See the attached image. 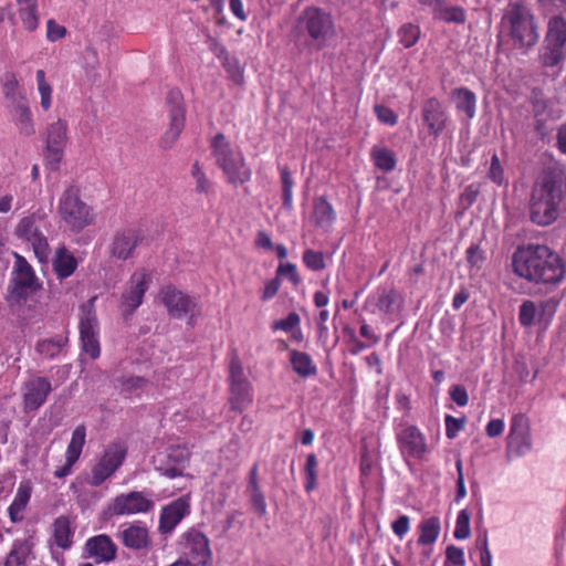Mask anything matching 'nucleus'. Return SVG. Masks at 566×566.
<instances>
[{"instance_id":"f257e3e1","label":"nucleus","mask_w":566,"mask_h":566,"mask_svg":"<svg viewBox=\"0 0 566 566\" xmlns=\"http://www.w3.org/2000/svg\"><path fill=\"white\" fill-rule=\"evenodd\" d=\"M566 200V167L547 166L534 181L528 199V218L538 227L553 224Z\"/></svg>"},{"instance_id":"f03ea898","label":"nucleus","mask_w":566,"mask_h":566,"mask_svg":"<svg viewBox=\"0 0 566 566\" xmlns=\"http://www.w3.org/2000/svg\"><path fill=\"white\" fill-rule=\"evenodd\" d=\"M512 265L518 276L536 284H557L565 276L563 260L547 245L518 248L513 254Z\"/></svg>"},{"instance_id":"7ed1b4c3","label":"nucleus","mask_w":566,"mask_h":566,"mask_svg":"<svg viewBox=\"0 0 566 566\" xmlns=\"http://www.w3.org/2000/svg\"><path fill=\"white\" fill-rule=\"evenodd\" d=\"M296 30L301 36H306V44L322 50L336 35L335 22L332 14L318 7L305 8L297 18Z\"/></svg>"},{"instance_id":"20e7f679","label":"nucleus","mask_w":566,"mask_h":566,"mask_svg":"<svg viewBox=\"0 0 566 566\" xmlns=\"http://www.w3.org/2000/svg\"><path fill=\"white\" fill-rule=\"evenodd\" d=\"M504 19L510 24V35L520 49L528 51L538 42V25L534 14L522 2L510 3Z\"/></svg>"},{"instance_id":"39448f33","label":"nucleus","mask_w":566,"mask_h":566,"mask_svg":"<svg viewBox=\"0 0 566 566\" xmlns=\"http://www.w3.org/2000/svg\"><path fill=\"white\" fill-rule=\"evenodd\" d=\"M91 207L80 196V188L69 186L60 198L57 212L66 227L73 232H80L93 222Z\"/></svg>"},{"instance_id":"423d86ee","label":"nucleus","mask_w":566,"mask_h":566,"mask_svg":"<svg viewBox=\"0 0 566 566\" xmlns=\"http://www.w3.org/2000/svg\"><path fill=\"white\" fill-rule=\"evenodd\" d=\"M212 147L217 164L223 170L230 184L238 186L250 180L251 171L245 166L244 159L241 156H233V151L223 134L216 135Z\"/></svg>"},{"instance_id":"0eeeda50","label":"nucleus","mask_w":566,"mask_h":566,"mask_svg":"<svg viewBox=\"0 0 566 566\" xmlns=\"http://www.w3.org/2000/svg\"><path fill=\"white\" fill-rule=\"evenodd\" d=\"M212 147L217 164L223 170L230 184L238 186L250 180L251 171L245 166L244 159L241 156H233V151L223 134L216 135Z\"/></svg>"},{"instance_id":"6e6552de","label":"nucleus","mask_w":566,"mask_h":566,"mask_svg":"<svg viewBox=\"0 0 566 566\" xmlns=\"http://www.w3.org/2000/svg\"><path fill=\"white\" fill-rule=\"evenodd\" d=\"M212 147L217 164L223 170L230 184L238 186L250 180L251 171L245 166L244 159L241 156H233V151L223 134L216 135Z\"/></svg>"},{"instance_id":"1a4fd4ad","label":"nucleus","mask_w":566,"mask_h":566,"mask_svg":"<svg viewBox=\"0 0 566 566\" xmlns=\"http://www.w3.org/2000/svg\"><path fill=\"white\" fill-rule=\"evenodd\" d=\"M166 107L168 113V128L160 138V148L167 150L174 147L181 132L185 128L186 107L184 96L177 88L170 90L166 97Z\"/></svg>"},{"instance_id":"9d476101","label":"nucleus","mask_w":566,"mask_h":566,"mask_svg":"<svg viewBox=\"0 0 566 566\" xmlns=\"http://www.w3.org/2000/svg\"><path fill=\"white\" fill-rule=\"evenodd\" d=\"M95 300L96 297H92L81 305L78 324L82 349L93 359H96L101 354L98 319L94 307Z\"/></svg>"},{"instance_id":"9b49d317","label":"nucleus","mask_w":566,"mask_h":566,"mask_svg":"<svg viewBox=\"0 0 566 566\" xmlns=\"http://www.w3.org/2000/svg\"><path fill=\"white\" fill-rule=\"evenodd\" d=\"M538 7L547 18L544 36L566 46V0H538Z\"/></svg>"},{"instance_id":"f8f14e48","label":"nucleus","mask_w":566,"mask_h":566,"mask_svg":"<svg viewBox=\"0 0 566 566\" xmlns=\"http://www.w3.org/2000/svg\"><path fill=\"white\" fill-rule=\"evenodd\" d=\"M126 454L127 448L124 443H109L98 462L93 467L88 484L92 486H99L119 469L126 458Z\"/></svg>"},{"instance_id":"ddd939ff","label":"nucleus","mask_w":566,"mask_h":566,"mask_svg":"<svg viewBox=\"0 0 566 566\" xmlns=\"http://www.w3.org/2000/svg\"><path fill=\"white\" fill-rule=\"evenodd\" d=\"M43 218L39 214H31L20 220L15 228V235L31 243L34 254L40 261L49 256V243L41 230Z\"/></svg>"},{"instance_id":"4468645a","label":"nucleus","mask_w":566,"mask_h":566,"mask_svg":"<svg viewBox=\"0 0 566 566\" xmlns=\"http://www.w3.org/2000/svg\"><path fill=\"white\" fill-rule=\"evenodd\" d=\"M67 142V126L62 119H57L48 127L46 148L44 153L46 167L56 170L63 157V149Z\"/></svg>"},{"instance_id":"2eb2a0df","label":"nucleus","mask_w":566,"mask_h":566,"mask_svg":"<svg viewBox=\"0 0 566 566\" xmlns=\"http://www.w3.org/2000/svg\"><path fill=\"white\" fill-rule=\"evenodd\" d=\"M154 502L146 497L143 492L132 491L117 495L107 506L111 515H132L149 512Z\"/></svg>"},{"instance_id":"dca6fc26","label":"nucleus","mask_w":566,"mask_h":566,"mask_svg":"<svg viewBox=\"0 0 566 566\" xmlns=\"http://www.w3.org/2000/svg\"><path fill=\"white\" fill-rule=\"evenodd\" d=\"M52 384L49 378L35 376L23 384V409L25 412L36 411L42 407L52 391Z\"/></svg>"},{"instance_id":"f3484780","label":"nucleus","mask_w":566,"mask_h":566,"mask_svg":"<svg viewBox=\"0 0 566 566\" xmlns=\"http://www.w3.org/2000/svg\"><path fill=\"white\" fill-rule=\"evenodd\" d=\"M532 448L528 419L522 415L512 418L510 434L507 437V455H524Z\"/></svg>"},{"instance_id":"a211bd4d","label":"nucleus","mask_w":566,"mask_h":566,"mask_svg":"<svg viewBox=\"0 0 566 566\" xmlns=\"http://www.w3.org/2000/svg\"><path fill=\"white\" fill-rule=\"evenodd\" d=\"M186 539L184 560L193 566H206L211 560V549L208 537L198 530L191 528L184 535Z\"/></svg>"},{"instance_id":"6ab92c4d","label":"nucleus","mask_w":566,"mask_h":566,"mask_svg":"<svg viewBox=\"0 0 566 566\" xmlns=\"http://www.w3.org/2000/svg\"><path fill=\"white\" fill-rule=\"evenodd\" d=\"M160 295L169 315L174 318H182L196 307V301L193 298L172 285L163 287Z\"/></svg>"},{"instance_id":"aec40b11","label":"nucleus","mask_w":566,"mask_h":566,"mask_svg":"<svg viewBox=\"0 0 566 566\" xmlns=\"http://www.w3.org/2000/svg\"><path fill=\"white\" fill-rule=\"evenodd\" d=\"M142 237L136 229L126 228L117 230L109 244V254L118 260L125 261L133 256Z\"/></svg>"},{"instance_id":"412c9836","label":"nucleus","mask_w":566,"mask_h":566,"mask_svg":"<svg viewBox=\"0 0 566 566\" xmlns=\"http://www.w3.org/2000/svg\"><path fill=\"white\" fill-rule=\"evenodd\" d=\"M190 495L186 494L166 505L159 517L158 530L161 534L170 533L190 511Z\"/></svg>"},{"instance_id":"4be33fe9","label":"nucleus","mask_w":566,"mask_h":566,"mask_svg":"<svg viewBox=\"0 0 566 566\" xmlns=\"http://www.w3.org/2000/svg\"><path fill=\"white\" fill-rule=\"evenodd\" d=\"M148 289L146 274H133L127 290L122 295V306L125 316L132 315L133 312L143 303V297Z\"/></svg>"},{"instance_id":"5701e85b","label":"nucleus","mask_w":566,"mask_h":566,"mask_svg":"<svg viewBox=\"0 0 566 566\" xmlns=\"http://www.w3.org/2000/svg\"><path fill=\"white\" fill-rule=\"evenodd\" d=\"M538 62L545 69H556L560 72L566 62V46L544 36L538 51Z\"/></svg>"},{"instance_id":"b1692460","label":"nucleus","mask_w":566,"mask_h":566,"mask_svg":"<svg viewBox=\"0 0 566 566\" xmlns=\"http://www.w3.org/2000/svg\"><path fill=\"white\" fill-rule=\"evenodd\" d=\"M397 440L403 455L408 454L409 457L421 459L427 452L424 438L415 426L403 429L398 434Z\"/></svg>"},{"instance_id":"393cba45","label":"nucleus","mask_w":566,"mask_h":566,"mask_svg":"<svg viewBox=\"0 0 566 566\" xmlns=\"http://www.w3.org/2000/svg\"><path fill=\"white\" fill-rule=\"evenodd\" d=\"M87 557L96 563L111 562L116 558L117 547L108 535L101 534L88 538L85 543Z\"/></svg>"},{"instance_id":"a878e982","label":"nucleus","mask_w":566,"mask_h":566,"mask_svg":"<svg viewBox=\"0 0 566 566\" xmlns=\"http://www.w3.org/2000/svg\"><path fill=\"white\" fill-rule=\"evenodd\" d=\"M422 117L430 133L434 136H438L446 127L447 115L441 103L434 97L424 102L422 106Z\"/></svg>"},{"instance_id":"bb28decb","label":"nucleus","mask_w":566,"mask_h":566,"mask_svg":"<svg viewBox=\"0 0 566 566\" xmlns=\"http://www.w3.org/2000/svg\"><path fill=\"white\" fill-rule=\"evenodd\" d=\"M119 537L124 546L134 551L147 549L151 544L148 530L140 525H129Z\"/></svg>"},{"instance_id":"cd10ccee","label":"nucleus","mask_w":566,"mask_h":566,"mask_svg":"<svg viewBox=\"0 0 566 566\" xmlns=\"http://www.w3.org/2000/svg\"><path fill=\"white\" fill-rule=\"evenodd\" d=\"M10 113L20 134L29 137L35 133L28 99L11 105Z\"/></svg>"},{"instance_id":"c85d7f7f","label":"nucleus","mask_w":566,"mask_h":566,"mask_svg":"<svg viewBox=\"0 0 566 566\" xmlns=\"http://www.w3.org/2000/svg\"><path fill=\"white\" fill-rule=\"evenodd\" d=\"M17 6L23 28L34 32L39 27L38 0H17Z\"/></svg>"},{"instance_id":"c756f323","label":"nucleus","mask_w":566,"mask_h":566,"mask_svg":"<svg viewBox=\"0 0 566 566\" xmlns=\"http://www.w3.org/2000/svg\"><path fill=\"white\" fill-rule=\"evenodd\" d=\"M376 305L381 313L395 315L403 306V296L395 289H385L380 292Z\"/></svg>"},{"instance_id":"7c9ffc66","label":"nucleus","mask_w":566,"mask_h":566,"mask_svg":"<svg viewBox=\"0 0 566 566\" xmlns=\"http://www.w3.org/2000/svg\"><path fill=\"white\" fill-rule=\"evenodd\" d=\"M451 98L459 112L465 113L468 118L475 116L476 95L467 87H457L451 92Z\"/></svg>"},{"instance_id":"2f4dec72","label":"nucleus","mask_w":566,"mask_h":566,"mask_svg":"<svg viewBox=\"0 0 566 566\" xmlns=\"http://www.w3.org/2000/svg\"><path fill=\"white\" fill-rule=\"evenodd\" d=\"M230 390L231 409L238 412H242L252 401L250 395V382L245 381L230 384Z\"/></svg>"},{"instance_id":"473e14b6","label":"nucleus","mask_w":566,"mask_h":566,"mask_svg":"<svg viewBox=\"0 0 566 566\" xmlns=\"http://www.w3.org/2000/svg\"><path fill=\"white\" fill-rule=\"evenodd\" d=\"M71 522L67 516H59L53 523V536L55 544L62 549H69L72 546Z\"/></svg>"},{"instance_id":"72a5a7b5","label":"nucleus","mask_w":566,"mask_h":566,"mask_svg":"<svg viewBox=\"0 0 566 566\" xmlns=\"http://www.w3.org/2000/svg\"><path fill=\"white\" fill-rule=\"evenodd\" d=\"M334 210L325 197H319L313 203V220L319 228L331 227L334 220Z\"/></svg>"},{"instance_id":"f704fd0d","label":"nucleus","mask_w":566,"mask_h":566,"mask_svg":"<svg viewBox=\"0 0 566 566\" xmlns=\"http://www.w3.org/2000/svg\"><path fill=\"white\" fill-rule=\"evenodd\" d=\"M76 266V259L69 253L65 248L57 250L56 256L53 261V268L60 279L70 276L75 271Z\"/></svg>"},{"instance_id":"c9c22d12","label":"nucleus","mask_w":566,"mask_h":566,"mask_svg":"<svg viewBox=\"0 0 566 566\" xmlns=\"http://www.w3.org/2000/svg\"><path fill=\"white\" fill-rule=\"evenodd\" d=\"M31 549V545L27 541H14L3 566H24Z\"/></svg>"},{"instance_id":"e433bc0d","label":"nucleus","mask_w":566,"mask_h":566,"mask_svg":"<svg viewBox=\"0 0 566 566\" xmlns=\"http://www.w3.org/2000/svg\"><path fill=\"white\" fill-rule=\"evenodd\" d=\"M291 364L293 370L301 377H308L316 374V367L314 366L312 358L307 353L292 350Z\"/></svg>"},{"instance_id":"4c0bfd02","label":"nucleus","mask_w":566,"mask_h":566,"mask_svg":"<svg viewBox=\"0 0 566 566\" xmlns=\"http://www.w3.org/2000/svg\"><path fill=\"white\" fill-rule=\"evenodd\" d=\"M217 56L222 61V65L227 73L235 84H242L244 81L243 71L240 67L239 61L231 56L224 46L219 49Z\"/></svg>"},{"instance_id":"58836bf2","label":"nucleus","mask_w":566,"mask_h":566,"mask_svg":"<svg viewBox=\"0 0 566 566\" xmlns=\"http://www.w3.org/2000/svg\"><path fill=\"white\" fill-rule=\"evenodd\" d=\"M12 282H19L21 285H33L39 287L31 265L24 258L18 254H15V276L12 279Z\"/></svg>"},{"instance_id":"ea45409f","label":"nucleus","mask_w":566,"mask_h":566,"mask_svg":"<svg viewBox=\"0 0 566 566\" xmlns=\"http://www.w3.org/2000/svg\"><path fill=\"white\" fill-rule=\"evenodd\" d=\"M439 533H440L439 518L436 516L427 518L420 524V536L418 538V543L420 545L433 544L437 541Z\"/></svg>"},{"instance_id":"a19ab883","label":"nucleus","mask_w":566,"mask_h":566,"mask_svg":"<svg viewBox=\"0 0 566 566\" xmlns=\"http://www.w3.org/2000/svg\"><path fill=\"white\" fill-rule=\"evenodd\" d=\"M19 82L12 72H7L3 77L2 92L9 101L10 106L27 99V97L18 91Z\"/></svg>"},{"instance_id":"79ce46f5","label":"nucleus","mask_w":566,"mask_h":566,"mask_svg":"<svg viewBox=\"0 0 566 566\" xmlns=\"http://www.w3.org/2000/svg\"><path fill=\"white\" fill-rule=\"evenodd\" d=\"M86 439V427L84 424L77 426L73 433L71 441L66 449V458H71V460H78L82 449L85 444Z\"/></svg>"},{"instance_id":"37998d69","label":"nucleus","mask_w":566,"mask_h":566,"mask_svg":"<svg viewBox=\"0 0 566 566\" xmlns=\"http://www.w3.org/2000/svg\"><path fill=\"white\" fill-rule=\"evenodd\" d=\"M36 290L38 286L21 285L19 282H12V285L9 286V294L7 296V301L11 307L20 306L28 300L30 293Z\"/></svg>"},{"instance_id":"c03bdc74","label":"nucleus","mask_w":566,"mask_h":566,"mask_svg":"<svg viewBox=\"0 0 566 566\" xmlns=\"http://www.w3.org/2000/svg\"><path fill=\"white\" fill-rule=\"evenodd\" d=\"M66 342V338L63 339L60 336L49 339H42L38 342L35 350L45 358H54L60 354L62 347L65 345Z\"/></svg>"},{"instance_id":"a18cd8bd","label":"nucleus","mask_w":566,"mask_h":566,"mask_svg":"<svg viewBox=\"0 0 566 566\" xmlns=\"http://www.w3.org/2000/svg\"><path fill=\"white\" fill-rule=\"evenodd\" d=\"M371 157L376 167L384 171H391L396 167L395 154L387 148L375 147L371 150Z\"/></svg>"},{"instance_id":"49530a36","label":"nucleus","mask_w":566,"mask_h":566,"mask_svg":"<svg viewBox=\"0 0 566 566\" xmlns=\"http://www.w3.org/2000/svg\"><path fill=\"white\" fill-rule=\"evenodd\" d=\"M436 18L441 19L448 23L463 24L467 21V14L463 8L459 6L444 7L436 13Z\"/></svg>"},{"instance_id":"de8ad7c7","label":"nucleus","mask_w":566,"mask_h":566,"mask_svg":"<svg viewBox=\"0 0 566 566\" xmlns=\"http://www.w3.org/2000/svg\"><path fill=\"white\" fill-rule=\"evenodd\" d=\"M83 59L87 75L93 83H96L99 80V75L96 72L99 65L97 50L92 45L86 46L84 50Z\"/></svg>"},{"instance_id":"09e8293b","label":"nucleus","mask_w":566,"mask_h":566,"mask_svg":"<svg viewBox=\"0 0 566 566\" xmlns=\"http://www.w3.org/2000/svg\"><path fill=\"white\" fill-rule=\"evenodd\" d=\"M167 460L170 464L186 469L190 460V451L186 446H172L167 451Z\"/></svg>"},{"instance_id":"8fccbe9b","label":"nucleus","mask_w":566,"mask_h":566,"mask_svg":"<svg viewBox=\"0 0 566 566\" xmlns=\"http://www.w3.org/2000/svg\"><path fill=\"white\" fill-rule=\"evenodd\" d=\"M537 307L533 301L526 300L520 306L518 321L524 327H530L535 323Z\"/></svg>"},{"instance_id":"3c124183","label":"nucleus","mask_w":566,"mask_h":566,"mask_svg":"<svg viewBox=\"0 0 566 566\" xmlns=\"http://www.w3.org/2000/svg\"><path fill=\"white\" fill-rule=\"evenodd\" d=\"M38 90L41 95V106L48 111L51 106V85L45 81V73L43 70L36 71Z\"/></svg>"},{"instance_id":"603ef678","label":"nucleus","mask_w":566,"mask_h":566,"mask_svg":"<svg viewBox=\"0 0 566 566\" xmlns=\"http://www.w3.org/2000/svg\"><path fill=\"white\" fill-rule=\"evenodd\" d=\"M398 34L400 43H402L405 48H411L418 41L420 30L415 24L406 23L399 29Z\"/></svg>"},{"instance_id":"864d4df0","label":"nucleus","mask_w":566,"mask_h":566,"mask_svg":"<svg viewBox=\"0 0 566 566\" xmlns=\"http://www.w3.org/2000/svg\"><path fill=\"white\" fill-rule=\"evenodd\" d=\"M281 180H282V199L283 207L287 210L292 208V188H293V179L287 168H283L281 170Z\"/></svg>"},{"instance_id":"5fc2aeb1","label":"nucleus","mask_w":566,"mask_h":566,"mask_svg":"<svg viewBox=\"0 0 566 566\" xmlns=\"http://www.w3.org/2000/svg\"><path fill=\"white\" fill-rule=\"evenodd\" d=\"M470 515L467 510H462L457 517V525L453 535L457 539H464L470 536Z\"/></svg>"},{"instance_id":"6e6d98bb","label":"nucleus","mask_w":566,"mask_h":566,"mask_svg":"<svg viewBox=\"0 0 566 566\" xmlns=\"http://www.w3.org/2000/svg\"><path fill=\"white\" fill-rule=\"evenodd\" d=\"M303 262L313 271H319L325 268L323 253L311 249L304 251Z\"/></svg>"},{"instance_id":"4d7b16f0","label":"nucleus","mask_w":566,"mask_h":566,"mask_svg":"<svg viewBox=\"0 0 566 566\" xmlns=\"http://www.w3.org/2000/svg\"><path fill=\"white\" fill-rule=\"evenodd\" d=\"M230 384L245 382L248 379L244 376L242 364L238 356L232 357L230 361Z\"/></svg>"},{"instance_id":"13d9d810","label":"nucleus","mask_w":566,"mask_h":566,"mask_svg":"<svg viewBox=\"0 0 566 566\" xmlns=\"http://www.w3.org/2000/svg\"><path fill=\"white\" fill-rule=\"evenodd\" d=\"M488 176L493 182L497 185H502L504 181V170L496 154H494L491 158V166Z\"/></svg>"},{"instance_id":"bf43d9fd","label":"nucleus","mask_w":566,"mask_h":566,"mask_svg":"<svg viewBox=\"0 0 566 566\" xmlns=\"http://www.w3.org/2000/svg\"><path fill=\"white\" fill-rule=\"evenodd\" d=\"M300 324V316L295 312H291L286 318L275 321L273 329H281L284 332H292Z\"/></svg>"},{"instance_id":"052dcab7","label":"nucleus","mask_w":566,"mask_h":566,"mask_svg":"<svg viewBox=\"0 0 566 566\" xmlns=\"http://www.w3.org/2000/svg\"><path fill=\"white\" fill-rule=\"evenodd\" d=\"M375 114L377 118L388 125H395L397 124L398 117L395 114L394 111H391L389 107L385 105H375L374 107Z\"/></svg>"},{"instance_id":"680f3d73","label":"nucleus","mask_w":566,"mask_h":566,"mask_svg":"<svg viewBox=\"0 0 566 566\" xmlns=\"http://www.w3.org/2000/svg\"><path fill=\"white\" fill-rule=\"evenodd\" d=\"M66 34V29L56 23L53 19H50L46 22V39L51 42L57 41L64 38Z\"/></svg>"},{"instance_id":"e2e57ef3","label":"nucleus","mask_w":566,"mask_h":566,"mask_svg":"<svg viewBox=\"0 0 566 566\" xmlns=\"http://www.w3.org/2000/svg\"><path fill=\"white\" fill-rule=\"evenodd\" d=\"M464 418L457 419L450 415L446 417V434L449 439L457 437L458 432L463 428Z\"/></svg>"},{"instance_id":"0e129e2a","label":"nucleus","mask_w":566,"mask_h":566,"mask_svg":"<svg viewBox=\"0 0 566 566\" xmlns=\"http://www.w3.org/2000/svg\"><path fill=\"white\" fill-rule=\"evenodd\" d=\"M480 195V189L478 186L475 185H469L464 191L462 192L461 197H460V201L461 203L463 205V208L467 209L469 208L471 205H473L478 197Z\"/></svg>"},{"instance_id":"69168bd1","label":"nucleus","mask_w":566,"mask_h":566,"mask_svg":"<svg viewBox=\"0 0 566 566\" xmlns=\"http://www.w3.org/2000/svg\"><path fill=\"white\" fill-rule=\"evenodd\" d=\"M31 492V483L29 481L21 482L13 501L25 507L30 501Z\"/></svg>"},{"instance_id":"338daca9","label":"nucleus","mask_w":566,"mask_h":566,"mask_svg":"<svg viewBox=\"0 0 566 566\" xmlns=\"http://www.w3.org/2000/svg\"><path fill=\"white\" fill-rule=\"evenodd\" d=\"M277 275L286 276L294 285H297L301 282L296 266L292 263L280 264L277 268Z\"/></svg>"},{"instance_id":"774afa93","label":"nucleus","mask_w":566,"mask_h":566,"mask_svg":"<svg viewBox=\"0 0 566 566\" xmlns=\"http://www.w3.org/2000/svg\"><path fill=\"white\" fill-rule=\"evenodd\" d=\"M447 562L458 566L464 565V553L461 548L450 545L446 549Z\"/></svg>"}]
</instances>
